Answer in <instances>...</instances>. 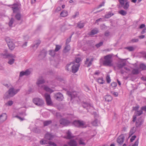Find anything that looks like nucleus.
Returning a JSON list of instances; mask_svg holds the SVG:
<instances>
[{"mask_svg": "<svg viewBox=\"0 0 146 146\" xmlns=\"http://www.w3.org/2000/svg\"><path fill=\"white\" fill-rule=\"evenodd\" d=\"M60 15L62 17H66L68 15V12L66 10H63L61 13Z\"/></svg>", "mask_w": 146, "mask_h": 146, "instance_id": "nucleus-27", "label": "nucleus"}, {"mask_svg": "<svg viewBox=\"0 0 146 146\" xmlns=\"http://www.w3.org/2000/svg\"><path fill=\"white\" fill-rule=\"evenodd\" d=\"M70 49V46L69 45H67L65 47L63 50V52L66 53L68 52Z\"/></svg>", "mask_w": 146, "mask_h": 146, "instance_id": "nucleus-25", "label": "nucleus"}, {"mask_svg": "<svg viewBox=\"0 0 146 146\" xmlns=\"http://www.w3.org/2000/svg\"><path fill=\"white\" fill-rule=\"evenodd\" d=\"M105 100L107 102H110L112 100V98L111 96L110 95H107L105 96Z\"/></svg>", "mask_w": 146, "mask_h": 146, "instance_id": "nucleus-28", "label": "nucleus"}, {"mask_svg": "<svg viewBox=\"0 0 146 146\" xmlns=\"http://www.w3.org/2000/svg\"><path fill=\"white\" fill-rule=\"evenodd\" d=\"M80 65L79 63H75L71 62L66 65V69L68 71H69L70 68H71L72 72L75 73L78 71Z\"/></svg>", "mask_w": 146, "mask_h": 146, "instance_id": "nucleus-2", "label": "nucleus"}, {"mask_svg": "<svg viewBox=\"0 0 146 146\" xmlns=\"http://www.w3.org/2000/svg\"><path fill=\"white\" fill-rule=\"evenodd\" d=\"M52 123L51 120L46 121H44L43 123L44 126H47L50 124Z\"/></svg>", "mask_w": 146, "mask_h": 146, "instance_id": "nucleus-32", "label": "nucleus"}, {"mask_svg": "<svg viewBox=\"0 0 146 146\" xmlns=\"http://www.w3.org/2000/svg\"><path fill=\"white\" fill-rule=\"evenodd\" d=\"M118 1L121 6L123 7L124 4V2L125 1V0H119Z\"/></svg>", "mask_w": 146, "mask_h": 146, "instance_id": "nucleus-49", "label": "nucleus"}, {"mask_svg": "<svg viewBox=\"0 0 146 146\" xmlns=\"http://www.w3.org/2000/svg\"><path fill=\"white\" fill-rule=\"evenodd\" d=\"M110 35V33L108 31H106L104 34V35L105 36L108 37Z\"/></svg>", "mask_w": 146, "mask_h": 146, "instance_id": "nucleus-57", "label": "nucleus"}, {"mask_svg": "<svg viewBox=\"0 0 146 146\" xmlns=\"http://www.w3.org/2000/svg\"><path fill=\"white\" fill-rule=\"evenodd\" d=\"M20 91V89L11 88H10V97H13Z\"/></svg>", "mask_w": 146, "mask_h": 146, "instance_id": "nucleus-4", "label": "nucleus"}, {"mask_svg": "<svg viewBox=\"0 0 146 146\" xmlns=\"http://www.w3.org/2000/svg\"><path fill=\"white\" fill-rule=\"evenodd\" d=\"M139 68L142 70H146V66L144 64L142 63L140 65Z\"/></svg>", "mask_w": 146, "mask_h": 146, "instance_id": "nucleus-39", "label": "nucleus"}, {"mask_svg": "<svg viewBox=\"0 0 146 146\" xmlns=\"http://www.w3.org/2000/svg\"><path fill=\"white\" fill-rule=\"evenodd\" d=\"M15 117L19 119L21 121H22L24 119L23 118L21 117L18 115H17L15 116Z\"/></svg>", "mask_w": 146, "mask_h": 146, "instance_id": "nucleus-62", "label": "nucleus"}, {"mask_svg": "<svg viewBox=\"0 0 146 146\" xmlns=\"http://www.w3.org/2000/svg\"><path fill=\"white\" fill-rule=\"evenodd\" d=\"M12 8L13 13H17L19 12V8L18 7V5L17 4H14Z\"/></svg>", "mask_w": 146, "mask_h": 146, "instance_id": "nucleus-22", "label": "nucleus"}, {"mask_svg": "<svg viewBox=\"0 0 146 146\" xmlns=\"http://www.w3.org/2000/svg\"><path fill=\"white\" fill-rule=\"evenodd\" d=\"M126 65V63L125 62H123L121 64H117V66L118 68V69H120L122 68L123 66H125Z\"/></svg>", "mask_w": 146, "mask_h": 146, "instance_id": "nucleus-30", "label": "nucleus"}, {"mask_svg": "<svg viewBox=\"0 0 146 146\" xmlns=\"http://www.w3.org/2000/svg\"><path fill=\"white\" fill-rule=\"evenodd\" d=\"M79 121V120H75L74 121L73 123V124L75 126L78 127V126Z\"/></svg>", "mask_w": 146, "mask_h": 146, "instance_id": "nucleus-41", "label": "nucleus"}, {"mask_svg": "<svg viewBox=\"0 0 146 146\" xmlns=\"http://www.w3.org/2000/svg\"><path fill=\"white\" fill-rule=\"evenodd\" d=\"M111 85L113 87H115L117 86V83L115 82H113L111 83Z\"/></svg>", "mask_w": 146, "mask_h": 146, "instance_id": "nucleus-61", "label": "nucleus"}, {"mask_svg": "<svg viewBox=\"0 0 146 146\" xmlns=\"http://www.w3.org/2000/svg\"><path fill=\"white\" fill-rule=\"evenodd\" d=\"M135 127H133V128L130 130V133L131 135H132L135 132Z\"/></svg>", "mask_w": 146, "mask_h": 146, "instance_id": "nucleus-51", "label": "nucleus"}, {"mask_svg": "<svg viewBox=\"0 0 146 146\" xmlns=\"http://www.w3.org/2000/svg\"><path fill=\"white\" fill-rule=\"evenodd\" d=\"M16 56L15 55L10 54V64L12 65L14 63Z\"/></svg>", "mask_w": 146, "mask_h": 146, "instance_id": "nucleus-15", "label": "nucleus"}, {"mask_svg": "<svg viewBox=\"0 0 146 146\" xmlns=\"http://www.w3.org/2000/svg\"><path fill=\"white\" fill-rule=\"evenodd\" d=\"M84 23L80 22L77 24L78 27L80 29L84 27Z\"/></svg>", "mask_w": 146, "mask_h": 146, "instance_id": "nucleus-40", "label": "nucleus"}, {"mask_svg": "<svg viewBox=\"0 0 146 146\" xmlns=\"http://www.w3.org/2000/svg\"><path fill=\"white\" fill-rule=\"evenodd\" d=\"M103 44V42H99V43L96 44V46L97 48H99L101 46H102Z\"/></svg>", "mask_w": 146, "mask_h": 146, "instance_id": "nucleus-52", "label": "nucleus"}, {"mask_svg": "<svg viewBox=\"0 0 146 146\" xmlns=\"http://www.w3.org/2000/svg\"><path fill=\"white\" fill-rule=\"evenodd\" d=\"M138 41L139 39H138L136 38L132 39L131 40V41L133 43L137 42Z\"/></svg>", "mask_w": 146, "mask_h": 146, "instance_id": "nucleus-58", "label": "nucleus"}, {"mask_svg": "<svg viewBox=\"0 0 146 146\" xmlns=\"http://www.w3.org/2000/svg\"><path fill=\"white\" fill-rule=\"evenodd\" d=\"M136 136L135 135H134L131 137V138L130 139V141L131 142H132L136 138Z\"/></svg>", "mask_w": 146, "mask_h": 146, "instance_id": "nucleus-63", "label": "nucleus"}, {"mask_svg": "<svg viewBox=\"0 0 146 146\" xmlns=\"http://www.w3.org/2000/svg\"><path fill=\"white\" fill-rule=\"evenodd\" d=\"M139 143L138 139L136 140L132 146H138Z\"/></svg>", "mask_w": 146, "mask_h": 146, "instance_id": "nucleus-59", "label": "nucleus"}, {"mask_svg": "<svg viewBox=\"0 0 146 146\" xmlns=\"http://www.w3.org/2000/svg\"><path fill=\"white\" fill-rule=\"evenodd\" d=\"M92 125L94 126H97L98 125V121L97 119H95L93 121L92 123Z\"/></svg>", "mask_w": 146, "mask_h": 146, "instance_id": "nucleus-44", "label": "nucleus"}, {"mask_svg": "<svg viewBox=\"0 0 146 146\" xmlns=\"http://www.w3.org/2000/svg\"><path fill=\"white\" fill-rule=\"evenodd\" d=\"M13 42L10 40V50H13L15 48V45Z\"/></svg>", "mask_w": 146, "mask_h": 146, "instance_id": "nucleus-26", "label": "nucleus"}, {"mask_svg": "<svg viewBox=\"0 0 146 146\" xmlns=\"http://www.w3.org/2000/svg\"><path fill=\"white\" fill-rule=\"evenodd\" d=\"M33 102L36 105L41 106L44 104L43 100L39 98H35L33 99Z\"/></svg>", "mask_w": 146, "mask_h": 146, "instance_id": "nucleus-3", "label": "nucleus"}, {"mask_svg": "<svg viewBox=\"0 0 146 146\" xmlns=\"http://www.w3.org/2000/svg\"><path fill=\"white\" fill-rule=\"evenodd\" d=\"M47 53V52L46 50H43L41 52L40 54L39 55V57L41 59H42L46 56Z\"/></svg>", "mask_w": 146, "mask_h": 146, "instance_id": "nucleus-18", "label": "nucleus"}, {"mask_svg": "<svg viewBox=\"0 0 146 146\" xmlns=\"http://www.w3.org/2000/svg\"><path fill=\"white\" fill-rule=\"evenodd\" d=\"M44 138L47 141L51 140L53 138V136L49 133H47L45 135Z\"/></svg>", "mask_w": 146, "mask_h": 146, "instance_id": "nucleus-12", "label": "nucleus"}, {"mask_svg": "<svg viewBox=\"0 0 146 146\" xmlns=\"http://www.w3.org/2000/svg\"><path fill=\"white\" fill-rule=\"evenodd\" d=\"M144 120L142 118H139L136 122V127H140L143 122Z\"/></svg>", "mask_w": 146, "mask_h": 146, "instance_id": "nucleus-13", "label": "nucleus"}, {"mask_svg": "<svg viewBox=\"0 0 146 146\" xmlns=\"http://www.w3.org/2000/svg\"><path fill=\"white\" fill-rule=\"evenodd\" d=\"M98 31L97 29L95 28L92 30L89 33V35L90 36H93L97 33Z\"/></svg>", "mask_w": 146, "mask_h": 146, "instance_id": "nucleus-23", "label": "nucleus"}, {"mask_svg": "<svg viewBox=\"0 0 146 146\" xmlns=\"http://www.w3.org/2000/svg\"><path fill=\"white\" fill-rule=\"evenodd\" d=\"M79 15V13L78 12H76L75 14L72 16V18L73 19H75L76 17L78 16Z\"/></svg>", "mask_w": 146, "mask_h": 146, "instance_id": "nucleus-53", "label": "nucleus"}, {"mask_svg": "<svg viewBox=\"0 0 146 146\" xmlns=\"http://www.w3.org/2000/svg\"><path fill=\"white\" fill-rule=\"evenodd\" d=\"M143 113V111L142 110H138L137 111H135L134 114L136 115L137 116H139L141 115Z\"/></svg>", "mask_w": 146, "mask_h": 146, "instance_id": "nucleus-33", "label": "nucleus"}, {"mask_svg": "<svg viewBox=\"0 0 146 146\" xmlns=\"http://www.w3.org/2000/svg\"><path fill=\"white\" fill-rule=\"evenodd\" d=\"M118 13L123 16H125L127 14V12L123 10H121L118 11Z\"/></svg>", "mask_w": 146, "mask_h": 146, "instance_id": "nucleus-35", "label": "nucleus"}, {"mask_svg": "<svg viewBox=\"0 0 146 146\" xmlns=\"http://www.w3.org/2000/svg\"><path fill=\"white\" fill-rule=\"evenodd\" d=\"M3 98L4 100H6L9 98V90L5 93Z\"/></svg>", "mask_w": 146, "mask_h": 146, "instance_id": "nucleus-29", "label": "nucleus"}, {"mask_svg": "<svg viewBox=\"0 0 146 146\" xmlns=\"http://www.w3.org/2000/svg\"><path fill=\"white\" fill-rule=\"evenodd\" d=\"M14 21V19L13 18H12L11 19V20L10 21V22H9L10 27L11 26V25H12V24L13 23Z\"/></svg>", "mask_w": 146, "mask_h": 146, "instance_id": "nucleus-60", "label": "nucleus"}, {"mask_svg": "<svg viewBox=\"0 0 146 146\" xmlns=\"http://www.w3.org/2000/svg\"><path fill=\"white\" fill-rule=\"evenodd\" d=\"M86 127V122L82 120H79L78 127L84 128Z\"/></svg>", "mask_w": 146, "mask_h": 146, "instance_id": "nucleus-20", "label": "nucleus"}, {"mask_svg": "<svg viewBox=\"0 0 146 146\" xmlns=\"http://www.w3.org/2000/svg\"><path fill=\"white\" fill-rule=\"evenodd\" d=\"M141 110H142V111H146V106H144L142 107L141 108Z\"/></svg>", "mask_w": 146, "mask_h": 146, "instance_id": "nucleus-64", "label": "nucleus"}, {"mask_svg": "<svg viewBox=\"0 0 146 146\" xmlns=\"http://www.w3.org/2000/svg\"><path fill=\"white\" fill-rule=\"evenodd\" d=\"M82 105L83 106V107L84 108H86L87 107H89L90 106V104L88 103H86L85 102H83L82 103Z\"/></svg>", "mask_w": 146, "mask_h": 146, "instance_id": "nucleus-38", "label": "nucleus"}, {"mask_svg": "<svg viewBox=\"0 0 146 146\" xmlns=\"http://www.w3.org/2000/svg\"><path fill=\"white\" fill-rule=\"evenodd\" d=\"M68 144L70 146H77L78 144L76 141L72 139L68 142Z\"/></svg>", "mask_w": 146, "mask_h": 146, "instance_id": "nucleus-19", "label": "nucleus"}, {"mask_svg": "<svg viewBox=\"0 0 146 146\" xmlns=\"http://www.w3.org/2000/svg\"><path fill=\"white\" fill-rule=\"evenodd\" d=\"M132 74H137L139 73V69H133L132 71Z\"/></svg>", "mask_w": 146, "mask_h": 146, "instance_id": "nucleus-31", "label": "nucleus"}, {"mask_svg": "<svg viewBox=\"0 0 146 146\" xmlns=\"http://www.w3.org/2000/svg\"><path fill=\"white\" fill-rule=\"evenodd\" d=\"M113 15V13H112L110 12H109L108 13L105 15V17L106 18L108 19L110 18Z\"/></svg>", "mask_w": 146, "mask_h": 146, "instance_id": "nucleus-42", "label": "nucleus"}, {"mask_svg": "<svg viewBox=\"0 0 146 146\" xmlns=\"http://www.w3.org/2000/svg\"><path fill=\"white\" fill-rule=\"evenodd\" d=\"M87 141L85 137H80L78 140V143L80 145L84 146L86 145Z\"/></svg>", "mask_w": 146, "mask_h": 146, "instance_id": "nucleus-6", "label": "nucleus"}, {"mask_svg": "<svg viewBox=\"0 0 146 146\" xmlns=\"http://www.w3.org/2000/svg\"><path fill=\"white\" fill-rule=\"evenodd\" d=\"M41 41L40 40H38L36 41L34 45V46L37 47L40 44Z\"/></svg>", "mask_w": 146, "mask_h": 146, "instance_id": "nucleus-46", "label": "nucleus"}, {"mask_svg": "<svg viewBox=\"0 0 146 146\" xmlns=\"http://www.w3.org/2000/svg\"><path fill=\"white\" fill-rule=\"evenodd\" d=\"M49 52V54L51 56L54 57L55 56V50H50L48 51Z\"/></svg>", "mask_w": 146, "mask_h": 146, "instance_id": "nucleus-37", "label": "nucleus"}, {"mask_svg": "<svg viewBox=\"0 0 146 146\" xmlns=\"http://www.w3.org/2000/svg\"><path fill=\"white\" fill-rule=\"evenodd\" d=\"M31 73V71L29 69H27L25 71H22L20 72L19 76L20 77H22L23 76H28Z\"/></svg>", "mask_w": 146, "mask_h": 146, "instance_id": "nucleus-8", "label": "nucleus"}, {"mask_svg": "<svg viewBox=\"0 0 146 146\" xmlns=\"http://www.w3.org/2000/svg\"><path fill=\"white\" fill-rule=\"evenodd\" d=\"M125 139L124 136L123 134L121 135L118 137L117 142L119 144H122Z\"/></svg>", "mask_w": 146, "mask_h": 146, "instance_id": "nucleus-11", "label": "nucleus"}, {"mask_svg": "<svg viewBox=\"0 0 146 146\" xmlns=\"http://www.w3.org/2000/svg\"><path fill=\"white\" fill-rule=\"evenodd\" d=\"M61 46L58 45H56V47L55 49V52H57L61 48Z\"/></svg>", "mask_w": 146, "mask_h": 146, "instance_id": "nucleus-48", "label": "nucleus"}, {"mask_svg": "<svg viewBox=\"0 0 146 146\" xmlns=\"http://www.w3.org/2000/svg\"><path fill=\"white\" fill-rule=\"evenodd\" d=\"M47 141L46 140L42 139L40 141V143L41 145L47 144Z\"/></svg>", "mask_w": 146, "mask_h": 146, "instance_id": "nucleus-45", "label": "nucleus"}, {"mask_svg": "<svg viewBox=\"0 0 146 146\" xmlns=\"http://www.w3.org/2000/svg\"><path fill=\"white\" fill-rule=\"evenodd\" d=\"M67 138L68 139H70L72 138H73L74 136L72 135V133L69 130H68L67 133Z\"/></svg>", "mask_w": 146, "mask_h": 146, "instance_id": "nucleus-24", "label": "nucleus"}, {"mask_svg": "<svg viewBox=\"0 0 146 146\" xmlns=\"http://www.w3.org/2000/svg\"><path fill=\"white\" fill-rule=\"evenodd\" d=\"M106 79L107 82L108 83H110L111 82V79L110 76L109 75H107L106 77Z\"/></svg>", "mask_w": 146, "mask_h": 146, "instance_id": "nucleus-50", "label": "nucleus"}, {"mask_svg": "<svg viewBox=\"0 0 146 146\" xmlns=\"http://www.w3.org/2000/svg\"><path fill=\"white\" fill-rule=\"evenodd\" d=\"M59 122L60 124L64 126H67L70 123V122L68 120L64 119H61Z\"/></svg>", "mask_w": 146, "mask_h": 146, "instance_id": "nucleus-9", "label": "nucleus"}, {"mask_svg": "<svg viewBox=\"0 0 146 146\" xmlns=\"http://www.w3.org/2000/svg\"><path fill=\"white\" fill-rule=\"evenodd\" d=\"M45 82V80L42 77H39L38 79L36 82V84L38 86L40 87V85L44 83Z\"/></svg>", "mask_w": 146, "mask_h": 146, "instance_id": "nucleus-14", "label": "nucleus"}, {"mask_svg": "<svg viewBox=\"0 0 146 146\" xmlns=\"http://www.w3.org/2000/svg\"><path fill=\"white\" fill-rule=\"evenodd\" d=\"M125 48L128 50L129 51H134L135 49V48L132 46L127 47H125Z\"/></svg>", "mask_w": 146, "mask_h": 146, "instance_id": "nucleus-34", "label": "nucleus"}, {"mask_svg": "<svg viewBox=\"0 0 146 146\" xmlns=\"http://www.w3.org/2000/svg\"><path fill=\"white\" fill-rule=\"evenodd\" d=\"M15 18L18 20H20L21 18V15L20 13H18L15 16Z\"/></svg>", "mask_w": 146, "mask_h": 146, "instance_id": "nucleus-47", "label": "nucleus"}, {"mask_svg": "<svg viewBox=\"0 0 146 146\" xmlns=\"http://www.w3.org/2000/svg\"><path fill=\"white\" fill-rule=\"evenodd\" d=\"M139 108V106L138 105H137L136 106L133 107V110L135 111L138 110V109Z\"/></svg>", "mask_w": 146, "mask_h": 146, "instance_id": "nucleus-55", "label": "nucleus"}, {"mask_svg": "<svg viewBox=\"0 0 146 146\" xmlns=\"http://www.w3.org/2000/svg\"><path fill=\"white\" fill-rule=\"evenodd\" d=\"M93 60L94 59L93 58H91L90 59L88 58H87L85 62V64L88 67L91 66L92 64Z\"/></svg>", "mask_w": 146, "mask_h": 146, "instance_id": "nucleus-10", "label": "nucleus"}, {"mask_svg": "<svg viewBox=\"0 0 146 146\" xmlns=\"http://www.w3.org/2000/svg\"><path fill=\"white\" fill-rule=\"evenodd\" d=\"M48 144L49 145H51L54 146H56V144L54 142L52 141H49L48 142Z\"/></svg>", "mask_w": 146, "mask_h": 146, "instance_id": "nucleus-56", "label": "nucleus"}, {"mask_svg": "<svg viewBox=\"0 0 146 146\" xmlns=\"http://www.w3.org/2000/svg\"><path fill=\"white\" fill-rule=\"evenodd\" d=\"M41 88H43L46 92H49L50 93L53 92V90H52L50 88L47 86L44 85H42L41 86Z\"/></svg>", "mask_w": 146, "mask_h": 146, "instance_id": "nucleus-17", "label": "nucleus"}, {"mask_svg": "<svg viewBox=\"0 0 146 146\" xmlns=\"http://www.w3.org/2000/svg\"><path fill=\"white\" fill-rule=\"evenodd\" d=\"M44 96L47 104L48 105L52 104V102L50 98V95L47 93H46Z\"/></svg>", "mask_w": 146, "mask_h": 146, "instance_id": "nucleus-5", "label": "nucleus"}, {"mask_svg": "<svg viewBox=\"0 0 146 146\" xmlns=\"http://www.w3.org/2000/svg\"><path fill=\"white\" fill-rule=\"evenodd\" d=\"M97 82L99 84H103L104 82L103 78L102 77L98 78L97 80Z\"/></svg>", "mask_w": 146, "mask_h": 146, "instance_id": "nucleus-36", "label": "nucleus"}, {"mask_svg": "<svg viewBox=\"0 0 146 146\" xmlns=\"http://www.w3.org/2000/svg\"><path fill=\"white\" fill-rule=\"evenodd\" d=\"M7 118V115L6 113H3L0 115V124L5 120Z\"/></svg>", "mask_w": 146, "mask_h": 146, "instance_id": "nucleus-16", "label": "nucleus"}, {"mask_svg": "<svg viewBox=\"0 0 146 146\" xmlns=\"http://www.w3.org/2000/svg\"><path fill=\"white\" fill-rule=\"evenodd\" d=\"M54 97L56 100L58 101H62L64 98L62 94L60 92L55 94Z\"/></svg>", "mask_w": 146, "mask_h": 146, "instance_id": "nucleus-7", "label": "nucleus"}, {"mask_svg": "<svg viewBox=\"0 0 146 146\" xmlns=\"http://www.w3.org/2000/svg\"><path fill=\"white\" fill-rule=\"evenodd\" d=\"M1 55L5 58H8L9 57V54L8 53V51L7 50H4L3 53L1 54Z\"/></svg>", "mask_w": 146, "mask_h": 146, "instance_id": "nucleus-21", "label": "nucleus"}, {"mask_svg": "<svg viewBox=\"0 0 146 146\" xmlns=\"http://www.w3.org/2000/svg\"><path fill=\"white\" fill-rule=\"evenodd\" d=\"M112 55L109 54L104 56V60L103 61V64L105 66H112Z\"/></svg>", "mask_w": 146, "mask_h": 146, "instance_id": "nucleus-1", "label": "nucleus"}, {"mask_svg": "<svg viewBox=\"0 0 146 146\" xmlns=\"http://www.w3.org/2000/svg\"><path fill=\"white\" fill-rule=\"evenodd\" d=\"M123 8L125 10L127 9L129 6V3L128 2H127L125 4L123 5Z\"/></svg>", "mask_w": 146, "mask_h": 146, "instance_id": "nucleus-43", "label": "nucleus"}, {"mask_svg": "<svg viewBox=\"0 0 146 146\" xmlns=\"http://www.w3.org/2000/svg\"><path fill=\"white\" fill-rule=\"evenodd\" d=\"M1 83L4 86H5V87H7V88H8L9 87L8 84L7 83H5L3 81H1Z\"/></svg>", "mask_w": 146, "mask_h": 146, "instance_id": "nucleus-54", "label": "nucleus"}]
</instances>
